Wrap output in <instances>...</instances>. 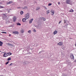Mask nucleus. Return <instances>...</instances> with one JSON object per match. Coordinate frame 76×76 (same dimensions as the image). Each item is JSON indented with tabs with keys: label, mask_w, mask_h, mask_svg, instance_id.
Masks as SVG:
<instances>
[{
	"label": "nucleus",
	"mask_w": 76,
	"mask_h": 76,
	"mask_svg": "<svg viewBox=\"0 0 76 76\" xmlns=\"http://www.w3.org/2000/svg\"><path fill=\"white\" fill-rule=\"evenodd\" d=\"M29 13H27V14H26L25 15V18L28 19L29 18Z\"/></svg>",
	"instance_id": "f257e3e1"
},
{
	"label": "nucleus",
	"mask_w": 76,
	"mask_h": 76,
	"mask_svg": "<svg viewBox=\"0 0 76 76\" xmlns=\"http://www.w3.org/2000/svg\"><path fill=\"white\" fill-rule=\"evenodd\" d=\"M66 4H72V1L70 0H66Z\"/></svg>",
	"instance_id": "f03ea898"
},
{
	"label": "nucleus",
	"mask_w": 76,
	"mask_h": 76,
	"mask_svg": "<svg viewBox=\"0 0 76 76\" xmlns=\"http://www.w3.org/2000/svg\"><path fill=\"white\" fill-rule=\"evenodd\" d=\"M70 57L72 59H73V60H74V56H73V55L72 53H70Z\"/></svg>",
	"instance_id": "7ed1b4c3"
},
{
	"label": "nucleus",
	"mask_w": 76,
	"mask_h": 76,
	"mask_svg": "<svg viewBox=\"0 0 76 76\" xmlns=\"http://www.w3.org/2000/svg\"><path fill=\"white\" fill-rule=\"evenodd\" d=\"M3 56L4 57H7L8 56V55H7V53H5L3 55Z\"/></svg>",
	"instance_id": "20e7f679"
},
{
	"label": "nucleus",
	"mask_w": 76,
	"mask_h": 76,
	"mask_svg": "<svg viewBox=\"0 0 76 76\" xmlns=\"http://www.w3.org/2000/svg\"><path fill=\"white\" fill-rule=\"evenodd\" d=\"M12 33L13 34H19V32L16 31H13Z\"/></svg>",
	"instance_id": "39448f33"
},
{
	"label": "nucleus",
	"mask_w": 76,
	"mask_h": 76,
	"mask_svg": "<svg viewBox=\"0 0 76 76\" xmlns=\"http://www.w3.org/2000/svg\"><path fill=\"white\" fill-rule=\"evenodd\" d=\"M58 45H60V46H61L63 45V42H60L59 43H58L57 44Z\"/></svg>",
	"instance_id": "423d86ee"
},
{
	"label": "nucleus",
	"mask_w": 76,
	"mask_h": 76,
	"mask_svg": "<svg viewBox=\"0 0 76 76\" xmlns=\"http://www.w3.org/2000/svg\"><path fill=\"white\" fill-rule=\"evenodd\" d=\"M13 22H15L16 20V17H13Z\"/></svg>",
	"instance_id": "0eeeda50"
},
{
	"label": "nucleus",
	"mask_w": 76,
	"mask_h": 76,
	"mask_svg": "<svg viewBox=\"0 0 76 76\" xmlns=\"http://www.w3.org/2000/svg\"><path fill=\"white\" fill-rule=\"evenodd\" d=\"M26 19L25 18H23L22 19V21L23 22H25L26 20Z\"/></svg>",
	"instance_id": "6e6552de"
},
{
	"label": "nucleus",
	"mask_w": 76,
	"mask_h": 76,
	"mask_svg": "<svg viewBox=\"0 0 76 76\" xmlns=\"http://www.w3.org/2000/svg\"><path fill=\"white\" fill-rule=\"evenodd\" d=\"M50 12L51 13V15H53L54 14V11L52 10L50 11Z\"/></svg>",
	"instance_id": "1a4fd4ad"
},
{
	"label": "nucleus",
	"mask_w": 76,
	"mask_h": 76,
	"mask_svg": "<svg viewBox=\"0 0 76 76\" xmlns=\"http://www.w3.org/2000/svg\"><path fill=\"white\" fill-rule=\"evenodd\" d=\"M7 45H9V46H10V47H11L12 46H13V45H12V44H11L10 43H7Z\"/></svg>",
	"instance_id": "9d476101"
},
{
	"label": "nucleus",
	"mask_w": 76,
	"mask_h": 76,
	"mask_svg": "<svg viewBox=\"0 0 76 76\" xmlns=\"http://www.w3.org/2000/svg\"><path fill=\"white\" fill-rule=\"evenodd\" d=\"M34 20L33 19H31L29 21V23H31L33 20Z\"/></svg>",
	"instance_id": "9b49d317"
},
{
	"label": "nucleus",
	"mask_w": 76,
	"mask_h": 76,
	"mask_svg": "<svg viewBox=\"0 0 76 76\" xmlns=\"http://www.w3.org/2000/svg\"><path fill=\"white\" fill-rule=\"evenodd\" d=\"M57 31L56 30L53 33V34H54V35H56V34H57Z\"/></svg>",
	"instance_id": "f8f14e48"
},
{
	"label": "nucleus",
	"mask_w": 76,
	"mask_h": 76,
	"mask_svg": "<svg viewBox=\"0 0 76 76\" xmlns=\"http://www.w3.org/2000/svg\"><path fill=\"white\" fill-rule=\"evenodd\" d=\"M20 32H21V33L23 34V33L24 32V30H23V29H22L21 30Z\"/></svg>",
	"instance_id": "ddd939ff"
},
{
	"label": "nucleus",
	"mask_w": 76,
	"mask_h": 76,
	"mask_svg": "<svg viewBox=\"0 0 76 76\" xmlns=\"http://www.w3.org/2000/svg\"><path fill=\"white\" fill-rule=\"evenodd\" d=\"M3 43V42L0 41V46H2Z\"/></svg>",
	"instance_id": "4468645a"
},
{
	"label": "nucleus",
	"mask_w": 76,
	"mask_h": 76,
	"mask_svg": "<svg viewBox=\"0 0 76 76\" xmlns=\"http://www.w3.org/2000/svg\"><path fill=\"white\" fill-rule=\"evenodd\" d=\"M40 9V7H37L36 8V10H39Z\"/></svg>",
	"instance_id": "2eb2a0df"
},
{
	"label": "nucleus",
	"mask_w": 76,
	"mask_h": 76,
	"mask_svg": "<svg viewBox=\"0 0 76 76\" xmlns=\"http://www.w3.org/2000/svg\"><path fill=\"white\" fill-rule=\"evenodd\" d=\"M46 12V14H48V13H50V10H48Z\"/></svg>",
	"instance_id": "dca6fc26"
},
{
	"label": "nucleus",
	"mask_w": 76,
	"mask_h": 76,
	"mask_svg": "<svg viewBox=\"0 0 76 76\" xmlns=\"http://www.w3.org/2000/svg\"><path fill=\"white\" fill-rule=\"evenodd\" d=\"M70 12H73V10L72 9H71L70 11H69Z\"/></svg>",
	"instance_id": "f3484780"
},
{
	"label": "nucleus",
	"mask_w": 76,
	"mask_h": 76,
	"mask_svg": "<svg viewBox=\"0 0 76 76\" xmlns=\"http://www.w3.org/2000/svg\"><path fill=\"white\" fill-rule=\"evenodd\" d=\"M7 60H8V61H9L10 60H11V58H10V57H9V58H8V59H7Z\"/></svg>",
	"instance_id": "a211bd4d"
},
{
	"label": "nucleus",
	"mask_w": 76,
	"mask_h": 76,
	"mask_svg": "<svg viewBox=\"0 0 76 76\" xmlns=\"http://www.w3.org/2000/svg\"><path fill=\"white\" fill-rule=\"evenodd\" d=\"M28 33H29V34H31V30H29L28 31Z\"/></svg>",
	"instance_id": "6ab92c4d"
},
{
	"label": "nucleus",
	"mask_w": 76,
	"mask_h": 76,
	"mask_svg": "<svg viewBox=\"0 0 76 76\" xmlns=\"http://www.w3.org/2000/svg\"><path fill=\"white\" fill-rule=\"evenodd\" d=\"M7 54L9 56H10L12 54V53H7Z\"/></svg>",
	"instance_id": "aec40b11"
},
{
	"label": "nucleus",
	"mask_w": 76,
	"mask_h": 76,
	"mask_svg": "<svg viewBox=\"0 0 76 76\" xmlns=\"http://www.w3.org/2000/svg\"><path fill=\"white\" fill-rule=\"evenodd\" d=\"M17 25H19V26H20V25H21V24L19 23H17Z\"/></svg>",
	"instance_id": "412c9836"
},
{
	"label": "nucleus",
	"mask_w": 76,
	"mask_h": 76,
	"mask_svg": "<svg viewBox=\"0 0 76 76\" xmlns=\"http://www.w3.org/2000/svg\"><path fill=\"white\" fill-rule=\"evenodd\" d=\"M20 13L21 15H23V11H21L20 12Z\"/></svg>",
	"instance_id": "4be33fe9"
},
{
	"label": "nucleus",
	"mask_w": 76,
	"mask_h": 76,
	"mask_svg": "<svg viewBox=\"0 0 76 76\" xmlns=\"http://www.w3.org/2000/svg\"><path fill=\"white\" fill-rule=\"evenodd\" d=\"M9 2L10 4H11V3H13V1H9Z\"/></svg>",
	"instance_id": "5701e85b"
},
{
	"label": "nucleus",
	"mask_w": 76,
	"mask_h": 76,
	"mask_svg": "<svg viewBox=\"0 0 76 76\" xmlns=\"http://www.w3.org/2000/svg\"><path fill=\"white\" fill-rule=\"evenodd\" d=\"M0 8H1V9H2L3 8H4V7L0 5Z\"/></svg>",
	"instance_id": "b1692460"
},
{
	"label": "nucleus",
	"mask_w": 76,
	"mask_h": 76,
	"mask_svg": "<svg viewBox=\"0 0 76 76\" xmlns=\"http://www.w3.org/2000/svg\"><path fill=\"white\" fill-rule=\"evenodd\" d=\"M52 5V4L51 3H49L48 4V6H51Z\"/></svg>",
	"instance_id": "393cba45"
},
{
	"label": "nucleus",
	"mask_w": 76,
	"mask_h": 76,
	"mask_svg": "<svg viewBox=\"0 0 76 76\" xmlns=\"http://www.w3.org/2000/svg\"><path fill=\"white\" fill-rule=\"evenodd\" d=\"M33 31H34V32H36V30H35V29H33Z\"/></svg>",
	"instance_id": "a878e982"
},
{
	"label": "nucleus",
	"mask_w": 76,
	"mask_h": 76,
	"mask_svg": "<svg viewBox=\"0 0 76 76\" xmlns=\"http://www.w3.org/2000/svg\"><path fill=\"white\" fill-rule=\"evenodd\" d=\"M9 63V61H8L6 63H5V64L7 65L8 64V63Z\"/></svg>",
	"instance_id": "bb28decb"
},
{
	"label": "nucleus",
	"mask_w": 76,
	"mask_h": 76,
	"mask_svg": "<svg viewBox=\"0 0 76 76\" xmlns=\"http://www.w3.org/2000/svg\"><path fill=\"white\" fill-rule=\"evenodd\" d=\"M43 7H45V9L47 10V7H46L45 6H43Z\"/></svg>",
	"instance_id": "cd10ccee"
},
{
	"label": "nucleus",
	"mask_w": 76,
	"mask_h": 76,
	"mask_svg": "<svg viewBox=\"0 0 76 76\" xmlns=\"http://www.w3.org/2000/svg\"><path fill=\"white\" fill-rule=\"evenodd\" d=\"M1 33H4V34H7V33L6 32H2Z\"/></svg>",
	"instance_id": "c85d7f7f"
},
{
	"label": "nucleus",
	"mask_w": 76,
	"mask_h": 76,
	"mask_svg": "<svg viewBox=\"0 0 76 76\" xmlns=\"http://www.w3.org/2000/svg\"><path fill=\"white\" fill-rule=\"evenodd\" d=\"M24 63L25 64H27V61H25Z\"/></svg>",
	"instance_id": "c756f323"
},
{
	"label": "nucleus",
	"mask_w": 76,
	"mask_h": 76,
	"mask_svg": "<svg viewBox=\"0 0 76 76\" xmlns=\"http://www.w3.org/2000/svg\"><path fill=\"white\" fill-rule=\"evenodd\" d=\"M43 20H44V21H45V20H46V19H45V18H43Z\"/></svg>",
	"instance_id": "7c9ffc66"
},
{
	"label": "nucleus",
	"mask_w": 76,
	"mask_h": 76,
	"mask_svg": "<svg viewBox=\"0 0 76 76\" xmlns=\"http://www.w3.org/2000/svg\"><path fill=\"white\" fill-rule=\"evenodd\" d=\"M7 4H10V3H9V2H7Z\"/></svg>",
	"instance_id": "2f4dec72"
},
{
	"label": "nucleus",
	"mask_w": 76,
	"mask_h": 76,
	"mask_svg": "<svg viewBox=\"0 0 76 76\" xmlns=\"http://www.w3.org/2000/svg\"><path fill=\"white\" fill-rule=\"evenodd\" d=\"M27 48H30V46H27Z\"/></svg>",
	"instance_id": "473e14b6"
},
{
	"label": "nucleus",
	"mask_w": 76,
	"mask_h": 76,
	"mask_svg": "<svg viewBox=\"0 0 76 76\" xmlns=\"http://www.w3.org/2000/svg\"><path fill=\"white\" fill-rule=\"evenodd\" d=\"M12 64H13V63H11V64H10V66H12Z\"/></svg>",
	"instance_id": "72a5a7b5"
},
{
	"label": "nucleus",
	"mask_w": 76,
	"mask_h": 76,
	"mask_svg": "<svg viewBox=\"0 0 76 76\" xmlns=\"http://www.w3.org/2000/svg\"><path fill=\"white\" fill-rule=\"evenodd\" d=\"M66 20H64V23H66Z\"/></svg>",
	"instance_id": "f704fd0d"
},
{
	"label": "nucleus",
	"mask_w": 76,
	"mask_h": 76,
	"mask_svg": "<svg viewBox=\"0 0 76 76\" xmlns=\"http://www.w3.org/2000/svg\"><path fill=\"white\" fill-rule=\"evenodd\" d=\"M61 21H59V22L58 24H60V23H61Z\"/></svg>",
	"instance_id": "c9c22d12"
},
{
	"label": "nucleus",
	"mask_w": 76,
	"mask_h": 76,
	"mask_svg": "<svg viewBox=\"0 0 76 76\" xmlns=\"http://www.w3.org/2000/svg\"><path fill=\"white\" fill-rule=\"evenodd\" d=\"M60 4V2H58V4Z\"/></svg>",
	"instance_id": "e433bc0d"
},
{
	"label": "nucleus",
	"mask_w": 76,
	"mask_h": 76,
	"mask_svg": "<svg viewBox=\"0 0 76 76\" xmlns=\"http://www.w3.org/2000/svg\"><path fill=\"white\" fill-rule=\"evenodd\" d=\"M9 36H11V34H10V35H9Z\"/></svg>",
	"instance_id": "4c0bfd02"
},
{
	"label": "nucleus",
	"mask_w": 76,
	"mask_h": 76,
	"mask_svg": "<svg viewBox=\"0 0 76 76\" xmlns=\"http://www.w3.org/2000/svg\"><path fill=\"white\" fill-rule=\"evenodd\" d=\"M75 47H76V44H75Z\"/></svg>",
	"instance_id": "58836bf2"
},
{
	"label": "nucleus",
	"mask_w": 76,
	"mask_h": 76,
	"mask_svg": "<svg viewBox=\"0 0 76 76\" xmlns=\"http://www.w3.org/2000/svg\"><path fill=\"white\" fill-rule=\"evenodd\" d=\"M2 19H3V20H4V19L3 18Z\"/></svg>",
	"instance_id": "ea45409f"
},
{
	"label": "nucleus",
	"mask_w": 76,
	"mask_h": 76,
	"mask_svg": "<svg viewBox=\"0 0 76 76\" xmlns=\"http://www.w3.org/2000/svg\"><path fill=\"white\" fill-rule=\"evenodd\" d=\"M75 62H76V60L75 61Z\"/></svg>",
	"instance_id": "a19ab883"
},
{
	"label": "nucleus",
	"mask_w": 76,
	"mask_h": 76,
	"mask_svg": "<svg viewBox=\"0 0 76 76\" xmlns=\"http://www.w3.org/2000/svg\"><path fill=\"white\" fill-rule=\"evenodd\" d=\"M17 8L18 9V8H20V7H18Z\"/></svg>",
	"instance_id": "79ce46f5"
},
{
	"label": "nucleus",
	"mask_w": 76,
	"mask_h": 76,
	"mask_svg": "<svg viewBox=\"0 0 76 76\" xmlns=\"http://www.w3.org/2000/svg\"><path fill=\"white\" fill-rule=\"evenodd\" d=\"M0 76H3V75H0Z\"/></svg>",
	"instance_id": "37998d69"
},
{
	"label": "nucleus",
	"mask_w": 76,
	"mask_h": 76,
	"mask_svg": "<svg viewBox=\"0 0 76 76\" xmlns=\"http://www.w3.org/2000/svg\"><path fill=\"white\" fill-rule=\"evenodd\" d=\"M1 52V51H0V52Z\"/></svg>",
	"instance_id": "c03bdc74"
}]
</instances>
